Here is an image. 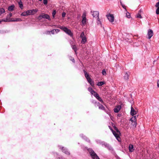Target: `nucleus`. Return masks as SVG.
<instances>
[{"mask_svg":"<svg viewBox=\"0 0 159 159\" xmlns=\"http://www.w3.org/2000/svg\"><path fill=\"white\" fill-rule=\"evenodd\" d=\"M96 98L101 102H103L102 99L99 96H98V97H97Z\"/></svg>","mask_w":159,"mask_h":159,"instance_id":"nucleus-30","label":"nucleus"},{"mask_svg":"<svg viewBox=\"0 0 159 159\" xmlns=\"http://www.w3.org/2000/svg\"><path fill=\"white\" fill-rule=\"evenodd\" d=\"M59 28L69 36L71 37L72 36L73 34L70 29H68L65 27L63 26H60Z\"/></svg>","mask_w":159,"mask_h":159,"instance_id":"nucleus-2","label":"nucleus"},{"mask_svg":"<svg viewBox=\"0 0 159 159\" xmlns=\"http://www.w3.org/2000/svg\"><path fill=\"white\" fill-rule=\"evenodd\" d=\"M157 86L158 87H159V80L157 81Z\"/></svg>","mask_w":159,"mask_h":159,"instance_id":"nucleus-45","label":"nucleus"},{"mask_svg":"<svg viewBox=\"0 0 159 159\" xmlns=\"http://www.w3.org/2000/svg\"><path fill=\"white\" fill-rule=\"evenodd\" d=\"M126 17L128 18H129L131 17V16H130V13L128 12H126Z\"/></svg>","mask_w":159,"mask_h":159,"instance_id":"nucleus-27","label":"nucleus"},{"mask_svg":"<svg viewBox=\"0 0 159 159\" xmlns=\"http://www.w3.org/2000/svg\"><path fill=\"white\" fill-rule=\"evenodd\" d=\"M3 22V19L2 20H0V24L2 22Z\"/></svg>","mask_w":159,"mask_h":159,"instance_id":"nucleus-46","label":"nucleus"},{"mask_svg":"<svg viewBox=\"0 0 159 159\" xmlns=\"http://www.w3.org/2000/svg\"><path fill=\"white\" fill-rule=\"evenodd\" d=\"M104 84V82L102 81L100 82H98V83L97 84V85L98 86H101L102 85Z\"/></svg>","mask_w":159,"mask_h":159,"instance_id":"nucleus-29","label":"nucleus"},{"mask_svg":"<svg viewBox=\"0 0 159 159\" xmlns=\"http://www.w3.org/2000/svg\"><path fill=\"white\" fill-rule=\"evenodd\" d=\"M38 11V10L37 9L30 10L27 11L29 15H34Z\"/></svg>","mask_w":159,"mask_h":159,"instance_id":"nucleus-8","label":"nucleus"},{"mask_svg":"<svg viewBox=\"0 0 159 159\" xmlns=\"http://www.w3.org/2000/svg\"><path fill=\"white\" fill-rule=\"evenodd\" d=\"M56 13V11L55 10H54L52 13V16L54 18V16Z\"/></svg>","mask_w":159,"mask_h":159,"instance_id":"nucleus-36","label":"nucleus"},{"mask_svg":"<svg viewBox=\"0 0 159 159\" xmlns=\"http://www.w3.org/2000/svg\"><path fill=\"white\" fill-rule=\"evenodd\" d=\"M12 16V14L11 13H10L8 15L5 19H3V22H10L11 21V19L10 17Z\"/></svg>","mask_w":159,"mask_h":159,"instance_id":"nucleus-7","label":"nucleus"},{"mask_svg":"<svg viewBox=\"0 0 159 159\" xmlns=\"http://www.w3.org/2000/svg\"><path fill=\"white\" fill-rule=\"evenodd\" d=\"M42 17H43V18L48 19L49 20H51L50 16L49 15L44 13H42Z\"/></svg>","mask_w":159,"mask_h":159,"instance_id":"nucleus-14","label":"nucleus"},{"mask_svg":"<svg viewBox=\"0 0 159 159\" xmlns=\"http://www.w3.org/2000/svg\"><path fill=\"white\" fill-rule=\"evenodd\" d=\"M14 7V6L13 5H12L9 6L8 8V10L10 11H12Z\"/></svg>","mask_w":159,"mask_h":159,"instance_id":"nucleus-22","label":"nucleus"},{"mask_svg":"<svg viewBox=\"0 0 159 159\" xmlns=\"http://www.w3.org/2000/svg\"><path fill=\"white\" fill-rule=\"evenodd\" d=\"M96 93V92L95 91H94V90H93L91 93L93 95H94V94H95Z\"/></svg>","mask_w":159,"mask_h":159,"instance_id":"nucleus-43","label":"nucleus"},{"mask_svg":"<svg viewBox=\"0 0 159 159\" xmlns=\"http://www.w3.org/2000/svg\"><path fill=\"white\" fill-rule=\"evenodd\" d=\"M80 37L81 39V43L82 44L85 43L87 41V39L84 32H82L80 34Z\"/></svg>","mask_w":159,"mask_h":159,"instance_id":"nucleus-4","label":"nucleus"},{"mask_svg":"<svg viewBox=\"0 0 159 159\" xmlns=\"http://www.w3.org/2000/svg\"><path fill=\"white\" fill-rule=\"evenodd\" d=\"M129 150L130 152H132L134 150L133 145L132 144L129 145Z\"/></svg>","mask_w":159,"mask_h":159,"instance_id":"nucleus-16","label":"nucleus"},{"mask_svg":"<svg viewBox=\"0 0 159 159\" xmlns=\"http://www.w3.org/2000/svg\"><path fill=\"white\" fill-rule=\"evenodd\" d=\"M86 18H82V25L84 26L86 22Z\"/></svg>","mask_w":159,"mask_h":159,"instance_id":"nucleus-18","label":"nucleus"},{"mask_svg":"<svg viewBox=\"0 0 159 159\" xmlns=\"http://www.w3.org/2000/svg\"><path fill=\"white\" fill-rule=\"evenodd\" d=\"M66 14L65 12H63L62 13V16L63 17H64L66 16Z\"/></svg>","mask_w":159,"mask_h":159,"instance_id":"nucleus-42","label":"nucleus"},{"mask_svg":"<svg viewBox=\"0 0 159 159\" xmlns=\"http://www.w3.org/2000/svg\"><path fill=\"white\" fill-rule=\"evenodd\" d=\"M136 116H134L131 118L130 120H131V122L136 121Z\"/></svg>","mask_w":159,"mask_h":159,"instance_id":"nucleus-21","label":"nucleus"},{"mask_svg":"<svg viewBox=\"0 0 159 159\" xmlns=\"http://www.w3.org/2000/svg\"><path fill=\"white\" fill-rule=\"evenodd\" d=\"M88 90L89 92L91 93V92L93 90L91 88H89Z\"/></svg>","mask_w":159,"mask_h":159,"instance_id":"nucleus-39","label":"nucleus"},{"mask_svg":"<svg viewBox=\"0 0 159 159\" xmlns=\"http://www.w3.org/2000/svg\"><path fill=\"white\" fill-rule=\"evenodd\" d=\"M115 129L116 130V131H114L112 130L113 134L116 137V139L118 141H120L119 139H120V138L119 137V135L120 134V132L116 128H115Z\"/></svg>","mask_w":159,"mask_h":159,"instance_id":"nucleus-3","label":"nucleus"},{"mask_svg":"<svg viewBox=\"0 0 159 159\" xmlns=\"http://www.w3.org/2000/svg\"><path fill=\"white\" fill-rule=\"evenodd\" d=\"M92 13V15L94 17L98 18H99V12L98 11H93L91 12Z\"/></svg>","mask_w":159,"mask_h":159,"instance_id":"nucleus-10","label":"nucleus"},{"mask_svg":"<svg viewBox=\"0 0 159 159\" xmlns=\"http://www.w3.org/2000/svg\"><path fill=\"white\" fill-rule=\"evenodd\" d=\"M99 108L100 109L102 110H105V107L102 105H100L99 106Z\"/></svg>","mask_w":159,"mask_h":159,"instance_id":"nucleus-25","label":"nucleus"},{"mask_svg":"<svg viewBox=\"0 0 159 159\" xmlns=\"http://www.w3.org/2000/svg\"><path fill=\"white\" fill-rule=\"evenodd\" d=\"M42 14L39 15L38 17V19L40 20H41L42 18H43V17H42Z\"/></svg>","mask_w":159,"mask_h":159,"instance_id":"nucleus-34","label":"nucleus"},{"mask_svg":"<svg viewBox=\"0 0 159 159\" xmlns=\"http://www.w3.org/2000/svg\"><path fill=\"white\" fill-rule=\"evenodd\" d=\"M124 78L125 79V80H127L129 79V75L127 73H126L125 74V75L124 76Z\"/></svg>","mask_w":159,"mask_h":159,"instance_id":"nucleus-24","label":"nucleus"},{"mask_svg":"<svg viewBox=\"0 0 159 159\" xmlns=\"http://www.w3.org/2000/svg\"><path fill=\"white\" fill-rule=\"evenodd\" d=\"M132 125H133L134 127L135 128L136 127L137 125L136 121L132 122Z\"/></svg>","mask_w":159,"mask_h":159,"instance_id":"nucleus-26","label":"nucleus"},{"mask_svg":"<svg viewBox=\"0 0 159 159\" xmlns=\"http://www.w3.org/2000/svg\"><path fill=\"white\" fill-rule=\"evenodd\" d=\"M155 6L157 7L156 11V14L157 15H158L159 14V1L156 3Z\"/></svg>","mask_w":159,"mask_h":159,"instance_id":"nucleus-13","label":"nucleus"},{"mask_svg":"<svg viewBox=\"0 0 159 159\" xmlns=\"http://www.w3.org/2000/svg\"><path fill=\"white\" fill-rule=\"evenodd\" d=\"M22 20L20 18H16L13 20H11V21H21Z\"/></svg>","mask_w":159,"mask_h":159,"instance_id":"nucleus-19","label":"nucleus"},{"mask_svg":"<svg viewBox=\"0 0 159 159\" xmlns=\"http://www.w3.org/2000/svg\"><path fill=\"white\" fill-rule=\"evenodd\" d=\"M43 3L45 5H47L48 3V1L47 0H43Z\"/></svg>","mask_w":159,"mask_h":159,"instance_id":"nucleus-38","label":"nucleus"},{"mask_svg":"<svg viewBox=\"0 0 159 159\" xmlns=\"http://www.w3.org/2000/svg\"><path fill=\"white\" fill-rule=\"evenodd\" d=\"M106 16L107 17L108 20L110 22L112 23L114 22V17L113 14L109 13L106 15Z\"/></svg>","mask_w":159,"mask_h":159,"instance_id":"nucleus-6","label":"nucleus"},{"mask_svg":"<svg viewBox=\"0 0 159 159\" xmlns=\"http://www.w3.org/2000/svg\"><path fill=\"white\" fill-rule=\"evenodd\" d=\"M72 49L74 50L75 52L76 51L77 49L76 46L75 45H72Z\"/></svg>","mask_w":159,"mask_h":159,"instance_id":"nucleus-28","label":"nucleus"},{"mask_svg":"<svg viewBox=\"0 0 159 159\" xmlns=\"http://www.w3.org/2000/svg\"><path fill=\"white\" fill-rule=\"evenodd\" d=\"M136 17L137 18H142V16H141V15L139 14H138L136 16Z\"/></svg>","mask_w":159,"mask_h":159,"instance_id":"nucleus-31","label":"nucleus"},{"mask_svg":"<svg viewBox=\"0 0 159 159\" xmlns=\"http://www.w3.org/2000/svg\"><path fill=\"white\" fill-rule=\"evenodd\" d=\"M83 71L84 73L85 76L87 79L88 82L91 85H94V82L91 78L89 74H88L84 70Z\"/></svg>","mask_w":159,"mask_h":159,"instance_id":"nucleus-1","label":"nucleus"},{"mask_svg":"<svg viewBox=\"0 0 159 159\" xmlns=\"http://www.w3.org/2000/svg\"><path fill=\"white\" fill-rule=\"evenodd\" d=\"M137 113V111L135 110L132 107L131 108L130 114L132 116H133Z\"/></svg>","mask_w":159,"mask_h":159,"instance_id":"nucleus-11","label":"nucleus"},{"mask_svg":"<svg viewBox=\"0 0 159 159\" xmlns=\"http://www.w3.org/2000/svg\"><path fill=\"white\" fill-rule=\"evenodd\" d=\"M51 26H52V27H57V28L59 27V26H58V25H51Z\"/></svg>","mask_w":159,"mask_h":159,"instance_id":"nucleus-40","label":"nucleus"},{"mask_svg":"<svg viewBox=\"0 0 159 159\" xmlns=\"http://www.w3.org/2000/svg\"><path fill=\"white\" fill-rule=\"evenodd\" d=\"M39 1H41L42 0H39Z\"/></svg>","mask_w":159,"mask_h":159,"instance_id":"nucleus-49","label":"nucleus"},{"mask_svg":"<svg viewBox=\"0 0 159 159\" xmlns=\"http://www.w3.org/2000/svg\"><path fill=\"white\" fill-rule=\"evenodd\" d=\"M97 23L98 24H101V22L100 20V19H99V18H97Z\"/></svg>","mask_w":159,"mask_h":159,"instance_id":"nucleus-33","label":"nucleus"},{"mask_svg":"<svg viewBox=\"0 0 159 159\" xmlns=\"http://www.w3.org/2000/svg\"><path fill=\"white\" fill-rule=\"evenodd\" d=\"M153 31L151 29H149L148 30V39H150L152 37L153 35Z\"/></svg>","mask_w":159,"mask_h":159,"instance_id":"nucleus-9","label":"nucleus"},{"mask_svg":"<svg viewBox=\"0 0 159 159\" xmlns=\"http://www.w3.org/2000/svg\"><path fill=\"white\" fill-rule=\"evenodd\" d=\"M89 151L93 159H100L98 156L91 149H89Z\"/></svg>","mask_w":159,"mask_h":159,"instance_id":"nucleus-5","label":"nucleus"},{"mask_svg":"<svg viewBox=\"0 0 159 159\" xmlns=\"http://www.w3.org/2000/svg\"><path fill=\"white\" fill-rule=\"evenodd\" d=\"M63 152H64L66 154H68V155H69L70 154L69 152L68 151H67L66 150H63Z\"/></svg>","mask_w":159,"mask_h":159,"instance_id":"nucleus-35","label":"nucleus"},{"mask_svg":"<svg viewBox=\"0 0 159 159\" xmlns=\"http://www.w3.org/2000/svg\"><path fill=\"white\" fill-rule=\"evenodd\" d=\"M86 13L84 12L83 13V15H82V18H86Z\"/></svg>","mask_w":159,"mask_h":159,"instance_id":"nucleus-32","label":"nucleus"},{"mask_svg":"<svg viewBox=\"0 0 159 159\" xmlns=\"http://www.w3.org/2000/svg\"><path fill=\"white\" fill-rule=\"evenodd\" d=\"M21 15L24 16H26L29 15L27 11H24L22 12L21 14Z\"/></svg>","mask_w":159,"mask_h":159,"instance_id":"nucleus-20","label":"nucleus"},{"mask_svg":"<svg viewBox=\"0 0 159 159\" xmlns=\"http://www.w3.org/2000/svg\"><path fill=\"white\" fill-rule=\"evenodd\" d=\"M5 12V10L3 8H0V16H1L2 14L4 13Z\"/></svg>","mask_w":159,"mask_h":159,"instance_id":"nucleus-23","label":"nucleus"},{"mask_svg":"<svg viewBox=\"0 0 159 159\" xmlns=\"http://www.w3.org/2000/svg\"><path fill=\"white\" fill-rule=\"evenodd\" d=\"M72 61L74 62V61H75L74 59H73Z\"/></svg>","mask_w":159,"mask_h":159,"instance_id":"nucleus-47","label":"nucleus"},{"mask_svg":"<svg viewBox=\"0 0 159 159\" xmlns=\"http://www.w3.org/2000/svg\"><path fill=\"white\" fill-rule=\"evenodd\" d=\"M102 73L103 75H105L106 74L105 70L104 69L102 71Z\"/></svg>","mask_w":159,"mask_h":159,"instance_id":"nucleus-37","label":"nucleus"},{"mask_svg":"<svg viewBox=\"0 0 159 159\" xmlns=\"http://www.w3.org/2000/svg\"><path fill=\"white\" fill-rule=\"evenodd\" d=\"M121 108V106L119 105L116 106L114 108V110L115 112L118 113L120 111Z\"/></svg>","mask_w":159,"mask_h":159,"instance_id":"nucleus-12","label":"nucleus"},{"mask_svg":"<svg viewBox=\"0 0 159 159\" xmlns=\"http://www.w3.org/2000/svg\"><path fill=\"white\" fill-rule=\"evenodd\" d=\"M17 1L18 2V4L19 5V7H20L21 9L23 8V5L22 2L21 1V0H17Z\"/></svg>","mask_w":159,"mask_h":159,"instance_id":"nucleus-17","label":"nucleus"},{"mask_svg":"<svg viewBox=\"0 0 159 159\" xmlns=\"http://www.w3.org/2000/svg\"><path fill=\"white\" fill-rule=\"evenodd\" d=\"M96 98H97V97H98L99 96L98 94L97 93H95V94H94V95H93Z\"/></svg>","mask_w":159,"mask_h":159,"instance_id":"nucleus-41","label":"nucleus"},{"mask_svg":"<svg viewBox=\"0 0 159 159\" xmlns=\"http://www.w3.org/2000/svg\"><path fill=\"white\" fill-rule=\"evenodd\" d=\"M122 7L125 9V10L126 11H127V10L125 8V6L123 4H122Z\"/></svg>","mask_w":159,"mask_h":159,"instance_id":"nucleus-44","label":"nucleus"},{"mask_svg":"<svg viewBox=\"0 0 159 159\" xmlns=\"http://www.w3.org/2000/svg\"><path fill=\"white\" fill-rule=\"evenodd\" d=\"M120 3L121 5H122V4H123L122 3V2H121V1H120Z\"/></svg>","mask_w":159,"mask_h":159,"instance_id":"nucleus-48","label":"nucleus"},{"mask_svg":"<svg viewBox=\"0 0 159 159\" xmlns=\"http://www.w3.org/2000/svg\"><path fill=\"white\" fill-rule=\"evenodd\" d=\"M60 30L59 29H55L52 30L50 32L52 34H54L55 33H57L59 32Z\"/></svg>","mask_w":159,"mask_h":159,"instance_id":"nucleus-15","label":"nucleus"}]
</instances>
